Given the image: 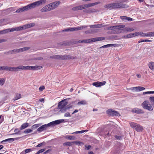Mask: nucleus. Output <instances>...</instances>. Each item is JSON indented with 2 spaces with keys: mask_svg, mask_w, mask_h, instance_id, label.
<instances>
[{
  "mask_svg": "<svg viewBox=\"0 0 154 154\" xmlns=\"http://www.w3.org/2000/svg\"><path fill=\"white\" fill-rule=\"evenodd\" d=\"M67 99L63 100L58 103V109H60L59 112L60 113H65L67 109H69L71 107V106H69L67 105L68 104V102L67 101Z\"/></svg>",
  "mask_w": 154,
  "mask_h": 154,
  "instance_id": "1",
  "label": "nucleus"
},
{
  "mask_svg": "<svg viewBox=\"0 0 154 154\" xmlns=\"http://www.w3.org/2000/svg\"><path fill=\"white\" fill-rule=\"evenodd\" d=\"M127 7L125 4L119 2L112 3L106 5L104 6L105 8L110 9L126 8Z\"/></svg>",
  "mask_w": 154,
  "mask_h": 154,
  "instance_id": "2",
  "label": "nucleus"
},
{
  "mask_svg": "<svg viewBox=\"0 0 154 154\" xmlns=\"http://www.w3.org/2000/svg\"><path fill=\"white\" fill-rule=\"evenodd\" d=\"M45 1L43 0L38 1L32 3L26 6L27 11L29 9H31L35 8L36 6H38L41 5L42 4L45 3Z\"/></svg>",
  "mask_w": 154,
  "mask_h": 154,
  "instance_id": "3",
  "label": "nucleus"
},
{
  "mask_svg": "<svg viewBox=\"0 0 154 154\" xmlns=\"http://www.w3.org/2000/svg\"><path fill=\"white\" fill-rule=\"evenodd\" d=\"M125 27L124 25H121L114 26V28L112 31V33L113 34H119L122 33L123 31L122 28Z\"/></svg>",
  "mask_w": 154,
  "mask_h": 154,
  "instance_id": "4",
  "label": "nucleus"
},
{
  "mask_svg": "<svg viewBox=\"0 0 154 154\" xmlns=\"http://www.w3.org/2000/svg\"><path fill=\"white\" fill-rule=\"evenodd\" d=\"M50 58L54 59L59 60H65L74 59L73 57L69 55H55L50 56Z\"/></svg>",
  "mask_w": 154,
  "mask_h": 154,
  "instance_id": "5",
  "label": "nucleus"
},
{
  "mask_svg": "<svg viewBox=\"0 0 154 154\" xmlns=\"http://www.w3.org/2000/svg\"><path fill=\"white\" fill-rule=\"evenodd\" d=\"M131 126L134 128L136 131L138 132L142 131L143 130V128L142 126L137 123L133 122L130 123Z\"/></svg>",
  "mask_w": 154,
  "mask_h": 154,
  "instance_id": "6",
  "label": "nucleus"
},
{
  "mask_svg": "<svg viewBox=\"0 0 154 154\" xmlns=\"http://www.w3.org/2000/svg\"><path fill=\"white\" fill-rule=\"evenodd\" d=\"M143 108L148 110L151 111L153 109V107L152 105L149 103V102L147 100L144 101L142 104Z\"/></svg>",
  "mask_w": 154,
  "mask_h": 154,
  "instance_id": "7",
  "label": "nucleus"
},
{
  "mask_svg": "<svg viewBox=\"0 0 154 154\" xmlns=\"http://www.w3.org/2000/svg\"><path fill=\"white\" fill-rule=\"evenodd\" d=\"M88 27L87 26H78L73 28H69L62 30V32H72L74 31H78Z\"/></svg>",
  "mask_w": 154,
  "mask_h": 154,
  "instance_id": "8",
  "label": "nucleus"
},
{
  "mask_svg": "<svg viewBox=\"0 0 154 154\" xmlns=\"http://www.w3.org/2000/svg\"><path fill=\"white\" fill-rule=\"evenodd\" d=\"M60 3V2L59 1L55 2L48 5L47 7L49 10L51 11L56 8Z\"/></svg>",
  "mask_w": 154,
  "mask_h": 154,
  "instance_id": "9",
  "label": "nucleus"
},
{
  "mask_svg": "<svg viewBox=\"0 0 154 154\" xmlns=\"http://www.w3.org/2000/svg\"><path fill=\"white\" fill-rule=\"evenodd\" d=\"M64 121L63 119H61L60 120H57L51 122L47 124L48 127H49L51 126H53L55 125L59 124L63 122Z\"/></svg>",
  "mask_w": 154,
  "mask_h": 154,
  "instance_id": "10",
  "label": "nucleus"
},
{
  "mask_svg": "<svg viewBox=\"0 0 154 154\" xmlns=\"http://www.w3.org/2000/svg\"><path fill=\"white\" fill-rule=\"evenodd\" d=\"M106 112L107 114L110 115L111 116H120L119 113L116 111L112 110L111 109L108 110Z\"/></svg>",
  "mask_w": 154,
  "mask_h": 154,
  "instance_id": "11",
  "label": "nucleus"
},
{
  "mask_svg": "<svg viewBox=\"0 0 154 154\" xmlns=\"http://www.w3.org/2000/svg\"><path fill=\"white\" fill-rule=\"evenodd\" d=\"M98 4V2H96L94 3H89L85 5H82V9L86 8H89L93 6L96 5H97Z\"/></svg>",
  "mask_w": 154,
  "mask_h": 154,
  "instance_id": "12",
  "label": "nucleus"
},
{
  "mask_svg": "<svg viewBox=\"0 0 154 154\" xmlns=\"http://www.w3.org/2000/svg\"><path fill=\"white\" fill-rule=\"evenodd\" d=\"M106 83V82L105 81L101 82H94L92 84V85H93L97 87H100L102 85H105Z\"/></svg>",
  "mask_w": 154,
  "mask_h": 154,
  "instance_id": "13",
  "label": "nucleus"
},
{
  "mask_svg": "<svg viewBox=\"0 0 154 154\" xmlns=\"http://www.w3.org/2000/svg\"><path fill=\"white\" fill-rule=\"evenodd\" d=\"M120 18L123 21L125 22L132 21L133 20V19L132 18L125 16H121Z\"/></svg>",
  "mask_w": 154,
  "mask_h": 154,
  "instance_id": "14",
  "label": "nucleus"
},
{
  "mask_svg": "<svg viewBox=\"0 0 154 154\" xmlns=\"http://www.w3.org/2000/svg\"><path fill=\"white\" fill-rule=\"evenodd\" d=\"M131 111L133 112H135L137 113H144L142 110L137 108L133 109Z\"/></svg>",
  "mask_w": 154,
  "mask_h": 154,
  "instance_id": "15",
  "label": "nucleus"
},
{
  "mask_svg": "<svg viewBox=\"0 0 154 154\" xmlns=\"http://www.w3.org/2000/svg\"><path fill=\"white\" fill-rule=\"evenodd\" d=\"M130 89L132 90L135 89L137 91H141L145 90V88L142 87L138 86L134 87L132 88H131Z\"/></svg>",
  "mask_w": 154,
  "mask_h": 154,
  "instance_id": "16",
  "label": "nucleus"
},
{
  "mask_svg": "<svg viewBox=\"0 0 154 154\" xmlns=\"http://www.w3.org/2000/svg\"><path fill=\"white\" fill-rule=\"evenodd\" d=\"M48 128L47 124H45L41 126L37 129L38 131L42 132L43 131L45 130Z\"/></svg>",
  "mask_w": 154,
  "mask_h": 154,
  "instance_id": "17",
  "label": "nucleus"
},
{
  "mask_svg": "<svg viewBox=\"0 0 154 154\" xmlns=\"http://www.w3.org/2000/svg\"><path fill=\"white\" fill-rule=\"evenodd\" d=\"M27 9L26 6H25L23 8H21L17 9L16 11V13H20L23 11H27Z\"/></svg>",
  "mask_w": 154,
  "mask_h": 154,
  "instance_id": "18",
  "label": "nucleus"
},
{
  "mask_svg": "<svg viewBox=\"0 0 154 154\" xmlns=\"http://www.w3.org/2000/svg\"><path fill=\"white\" fill-rule=\"evenodd\" d=\"M20 66H19L17 67H11L10 71L17 72L18 71L19 69H20Z\"/></svg>",
  "mask_w": 154,
  "mask_h": 154,
  "instance_id": "19",
  "label": "nucleus"
},
{
  "mask_svg": "<svg viewBox=\"0 0 154 154\" xmlns=\"http://www.w3.org/2000/svg\"><path fill=\"white\" fill-rule=\"evenodd\" d=\"M116 44H109L106 45H104L103 46H102L100 48H109L112 46L116 47Z\"/></svg>",
  "mask_w": 154,
  "mask_h": 154,
  "instance_id": "20",
  "label": "nucleus"
},
{
  "mask_svg": "<svg viewBox=\"0 0 154 154\" xmlns=\"http://www.w3.org/2000/svg\"><path fill=\"white\" fill-rule=\"evenodd\" d=\"M35 25L34 23H31L28 24L24 25V29H26L31 27H32Z\"/></svg>",
  "mask_w": 154,
  "mask_h": 154,
  "instance_id": "21",
  "label": "nucleus"
},
{
  "mask_svg": "<svg viewBox=\"0 0 154 154\" xmlns=\"http://www.w3.org/2000/svg\"><path fill=\"white\" fill-rule=\"evenodd\" d=\"M148 66L149 69L152 70H153L154 69V62L151 61L148 64Z\"/></svg>",
  "mask_w": 154,
  "mask_h": 154,
  "instance_id": "22",
  "label": "nucleus"
},
{
  "mask_svg": "<svg viewBox=\"0 0 154 154\" xmlns=\"http://www.w3.org/2000/svg\"><path fill=\"white\" fill-rule=\"evenodd\" d=\"M29 124L27 123H25L23 124L20 127V130H22L25 129L29 126Z\"/></svg>",
  "mask_w": 154,
  "mask_h": 154,
  "instance_id": "23",
  "label": "nucleus"
},
{
  "mask_svg": "<svg viewBox=\"0 0 154 154\" xmlns=\"http://www.w3.org/2000/svg\"><path fill=\"white\" fill-rule=\"evenodd\" d=\"M65 137L66 139L72 140H75L76 139V137L74 136L69 135H67L65 136Z\"/></svg>",
  "mask_w": 154,
  "mask_h": 154,
  "instance_id": "24",
  "label": "nucleus"
},
{
  "mask_svg": "<svg viewBox=\"0 0 154 154\" xmlns=\"http://www.w3.org/2000/svg\"><path fill=\"white\" fill-rule=\"evenodd\" d=\"M91 28H100L102 26V24H97L90 26Z\"/></svg>",
  "mask_w": 154,
  "mask_h": 154,
  "instance_id": "25",
  "label": "nucleus"
},
{
  "mask_svg": "<svg viewBox=\"0 0 154 154\" xmlns=\"http://www.w3.org/2000/svg\"><path fill=\"white\" fill-rule=\"evenodd\" d=\"M20 70H31V66H20Z\"/></svg>",
  "mask_w": 154,
  "mask_h": 154,
  "instance_id": "26",
  "label": "nucleus"
},
{
  "mask_svg": "<svg viewBox=\"0 0 154 154\" xmlns=\"http://www.w3.org/2000/svg\"><path fill=\"white\" fill-rule=\"evenodd\" d=\"M83 12L86 13H91L94 12H96V10L95 9H85L83 10Z\"/></svg>",
  "mask_w": 154,
  "mask_h": 154,
  "instance_id": "27",
  "label": "nucleus"
},
{
  "mask_svg": "<svg viewBox=\"0 0 154 154\" xmlns=\"http://www.w3.org/2000/svg\"><path fill=\"white\" fill-rule=\"evenodd\" d=\"M82 5H79L77 6H76L73 7L72 8V10L73 11H77L79 10H82Z\"/></svg>",
  "mask_w": 154,
  "mask_h": 154,
  "instance_id": "28",
  "label": "nucleus"
},
{
  "mask_svg": "<svg viewBox=\"0 0 154 154\" xmlns=\"http://www.w3.org/2000/svg\"><path fill=\"white\" fill-rule=\"evenodd\" d=\"M42 68L40 66H31V70H37L40 69Z\"/></svg>",
  "mask_w": 154,
  "mask_h": 154,
  "instance_id": "29",
  "label": "nucleus"
},
{
  "mask_svg": "<svg viewBox=\"0 0 154 154\" xmlns=\"http://www.w3.org/2000/svg\"><path fill=\"white\" fill-rule=\"evenodd\" d=\"M123 31H124L125 32H131L134 30V29L133 28H131L128 27H126L124 29H123Z\"/></svg>",
  "mask_w": 154,
  "mask_h": 154,
  "instance_id": "30",
  "label": "nucleus"
},
{
  "mask_svg": "<svg viewBox=\"0 0 154 154\" xmlns=\"http://www.w3.org/2000/svg\"><path fill=\"white\" fill-rule=\"evenodd\" d=\"M9 29H6L2 30L0 31V34H3L8 33L9 32Z\"/></svg>",
  "mask_w": 154,
  "mask_h": 154,
  "instance_id": "31",
  "label": "nucleus"
},
{
  "mask_svg": "<svg viewBox=\"0 0 154 154\" xmlns=\"http://www.w3.org/2000/svg\"><path fill=\"white\" fill-rule=\"evenodd\" d=\"M91 42H93V40L91 39H89L82 40L81 41V42L82 43H88Z\"/></svg>",
  "mask_w": 154,
  "mask_h": 154,
  "instance_id": "32",
  "label": "nucleus"
},
{
  "mask_svg": "<svg viewBox=\"0 0 154 154\" xmlns=\"http://www.w3.org/2000/svg\"><path fill=\"white\" fill-rule=\"evenodd\" d=\"M18 139V138H8L6 139L5 140H4L3 141L4 142H12L14 140V139Z\"/></svg>",
  "mask_w": 154,
  "mask_h": 154,
  "instance_id": "33",
  "label": "nucleus"
},
{
  "mask_svg": "<svg viewBox=\"0 0 154 154\" xmlns=\"http://www.w3.org/2000/svg\"><path fill=\"white\" fill-rule=\"evenodd\" d=\"M21 98V95L19 94H16V96L13 99L14 101L17 100Z\"/></svg>",
  "mask_w": 154,
  "mask_h": 154,
  "instance_id": "34",
  "label": "nucleus"
},
{
  "mask_svg": "<svg viewBox=\"0 0 154 154\" xmlns=\"http://www.w3.org/2000/svg\"><path fill=\"white\" fill-rule=\"evenodd\" d=\"M41 11L42 12H45L50 11V10L47 7H45L42 9Z\"/></svg>",
  "mask_w": 154,
  "mask_h": 154,
  "instance_id": "35",
  "label": "nucleus"
},
{
  "mask_svg": "<svg viewBox=\"0 0 154 154\" xmlns=\"http://www.w3.org/2000/svg\"><path fill=\"white\" fill-rule=\"evenodd\" d=\"M73 144V142H66L64 143H63V145L64 146H71L72 144Z\"/></svg>",
  "mask_w": 154,
  "mask_h": 154,
  "instance_id": "36",
  "label": "nucleus"
},
{
  "mask_svg": "<svg viewBox=\"0 0 154 154\" xmlns=\"http://www.w3.org/2000/svg\"><path fill=\"white\" fill-rule=\"evenodd\" d=\"M13 54H16L18 53L21 52L20 48L15 49L12 50Z\"/></svg>",
  "mask_w": 154,
  "mask_h": 154,
  "instance_id": "37",
  "label": "nucleus"
},
{
  "mask_svg": "<svg viewBox=\"0 0 154 154\" xmlns=\"http://www.w3.org/2000/svg\"><path fill=\"white\" fill-rule=\"evenodd\" d=\"M87 104L85 100H82L78 102L77 104L79 105H85Z\"/></svg>",
  "mask_w": 154,
  "mask_h": 154,
  "instance_id": "38",
  "label": "nucleus"
},
{
  "mask_svg": "<svg viewBox=\"0 0 154 154\" xmlns=\"http://www.w3.org/2000/svg\"><path fill=\"white\" fill-rule=\"evenodd\" d=\"M126 35L127 38H132L135 36V35H134V33H133L129 34H128Z\"/></svg>",
  "mask_w": 154,
  "mask_h": 154,
  "instance_id": "39",
  "label": "nucleus"
},
{
  "mask_svg": "<svg viewBox=\"0 0 154 154\" xmlns=\"http://www.w3.org/2000/svg\"><path fill=\"white\" fill-rule=\"evenodd\" d=\"M31 151V150L30 149H27L25 150L24 151H23L22 152V154H25L26 153H29Z\"/></svg>",
  "mask_w": 154,
  "mask_h": 154,
  "instance_id": "40",
  "label": "nucleus"
},
{
  "mask_svg": "<svg viewBox=\"0 0 154 154\" xmlns=\"http://www.w3.org/2000/svg\"><path fill=\"white\" fill-rule=\"evenodd\" d=\"M32 130L31 129H28L25 130L24 131V133H25L28 134L32 132Z\"/></svg>",
  "mask_w": 154,
  "mask_h": 154,
  "instance_id": "41",
  "label": "nucleus"
},
{
  "mask_svg": "<svg viewBox=\"0 0 154 154\" xmlns=\"http://www.w3.org/2000/svg\"><path fill=\"white\" fill-rule=\"evenodd\" d=\"M143 32H136L134 33V35L135 36H137L138 35H140L141 36H142L143 35Z\"/></svg>",
  "mask_w": 154,
  "mask_h": 154,
  "instance_id": "42",
  "label": "nucleus"
},
{
  "mask_svg": "<svg viewBox=\"0 0 154 154\" xmlns=\"http://www.w3.org/2000/svg\"><path fill=\"white\" fill-rule=\"evenodd\" d=\"M16 31H19L22 30L24 29V26L23 25L22 26H20L18 27H16Z\"/></svg>",
  "mask_w": 154,
  "mask_h": 154,
  "instance_id": "43",
  "label": "nucleus"
},
{
  "mask_svg": "<svg viewBox=\"0 0 154 154\" xmlns=\"http://www.w3.org/2000/svg\"><path fill=\"white\" fill-rule=\"evenodd\" d=\"M14 132H15V133L13 134H20V131L17 128L15 129L14 130Z\"/></svg>",
  "mask_w": 154,
  "mask_h": 154,
  "instance_id": "44",
  "label": "nucleus"
},
{
  "mask_svg": "<svg viewBox=\"0 0 154 154\" xmlns=\"http://www.w3.org/2000/svg\"><path fill=\"white\" fill-rule=\"evenodd\" d=\"M29 48L28 47H25L22 48H20L21 52L28 50Z\"/></svg>",
  "mask_w": 154,
  "mask_h": 154,
  "instance_id": "45",
  "label": "nucleus"
},
{
  "mask_svg": "<svg viewBox=\"0 0 154 154\" xmlns=\"http://www.w3.org/2000/svg\"><path fill=\"white\" fill-rule=\"evenodd\" d=\"M40 125L39 124L34 125L32 126V129H35L39 127Z\"/></svg>",
  "mask_w": 154,
  "mask_h": 154,
  "instance_id": "46",
  "label": "nucleus"
},
{
  "mask_svg": "<svg viewBox=\"0 0 154 154\" xmlns=\"http://www.w3.org/2000/svg\"><path fill=\"white\" fill-rule=\"evenodd\" d=\"M149 99L150 102L154 105V96L150 97Z\"/></svg>",
  "mask_w": 154,
  "mask_h": 154,
  "instance_id": "47",
  "label": "nucleus"
},
{
  "mask_svg": "<svg viewBox=\"0 0 154 154\" xmlns=\"http://www.w3.org/2000/svg\"><path fill=\"white\" fill-rule=\"evenodd\" d=\"M143 94L144 95L146 94H154V91H149L144 92H143Z\"/></svg>",
  "mask_w": 154,
  "mask_h": 154,
  "instance_id": "48",
  "label": "nucleus"
},
{
  "mask_svg": "<svg viewBox=\"0 0 154 154\" xmlns=\"http://www.w3.org/2000/svg\"><path fill=\"white\" fill-rule=\"evenodd\" d=\"M4 54H13V53L12 52V50H10L8 51H7V52H5L4 53Z\"/></svg>",
  "mask_w": 154,
  "mask_h": 154,
  "instance_id": "49",
  "label": "nucleus"
},
{
  "mask_svg": "<svg viewBox=\"0 0 154 154\" xmlns=\"http://www.w3.org/2000/svg\"><path fill=\"white\" fill-rule=\"evenodd\" d=\"M5 80L0 78V85H2L5 83Z\"/></svg>",
  "mask_w": 154,
  "mask_h": 154,
  "instance_id": "50",
  "label": "nucleus"
},
{
  "mask_svg": "<svg viewBox=\"0 0 154 154\" xmlns=\"http://www.w3.org/2000/svg\"><path fill=\"white\" fill-rule=\"evenodd\" d=\"M11 67L10 66H5V70L10 71Z\"/></svg>",
  "mask_w": 154,
  "mask_h": 154,
  "instance_id": "51",
  "label": "nucleus"
},
{
  "mask_svg": "<svg viewBox=\"0 0 154 154\" xmlns=\"http://www.w3.org/2000/svg\"><path fill=\"white\" fill-rule=\"evenodd\" d=\"M71 116V115H70V113L69 112H67L66 113L64 114V116L66 117H70Z\"/></svg>",
  "mask_w": 154,
  "mask_h": 154,
  "instance_id": "52",
  "label": "nucleus"
},
{
  "mask_svg": "<svg viewBox=\"0 0 154 154\" xmlns=\"http://www.w3.org/2000/svg\"><path fill=\"white\" fill-rule=\"evenodd\" d=\"M88 131V130H82L81 131H77L78 134H82L84 132H87Z\"/></svg>",
  "mask_w": 154,
  "mask_h": 154,
  "instance_id": "53",
  "label": "nucleus"
},
{
  "mask_svg": "<svg viewBox=\"0 0 154 154\" xmlns=\"http://www.w3.org/2000/svg\"><path fill=\"white\" fill-rule=\"evenodd\" d=\"M9 29V32H14V31H16V27L14 28H11V29Z\"/></svg>",
  "mask_w": 154,
  "mask_h": 154,
  "instance_id": "54",
  "label": "nucleus"
},
{
  "mask_svg": "<svg viewBox=\"0 0 154 154\" xmlns=\"http://www.w3.org/2000/svg\"><path fill=\"white\" fill-rule=\"evenodd\" d=\"M73 143H75L76 144L79 145L82 143L79 141H75L73 142Z\"/></svg>",
  "mask_w": 154,
  "mask_h": 154,
  "instance_id": "55",
  "label": "nucleus"
},
{
  "mask_svg": "<svg viewBox=\"0 0 154 154\" xmlns=\"http://www.w3.org/2000/svg\"><path fill=\"white\" fill-rule=\"evenodd\" d=\"M114 26H108L107 27V29L108 30H112L114 28Z\"/></svg>",
  "mask_w": 154,
  "mask_h": 154,
  "instance_id": "56",
  "label": "nucleus"
},
{
  "mask_svg": "<svg viewBox=\"0 0 154 154\" xmlns=\"http://www.w3.org/2000/svg\"><path fill=\"white\" fill-rule=\"evenodd\" d=\"M45 87L44 86H40L39 88V89L40 91H42L43 90L45 89Z\"/></svg>",
  "mask_w": 154,
  "mask_h": 154,
  "instance_id": "57",
  "label": "nucleus"
},
{
  "mask_svg": "<svg viewBox=\"0 0 154 154\" xmlns=\"http://www.w3.org/2000/svg\"><path fill=\"white\" fill-rule=\"evenodd\" d=\"M7 41V40L4 39H0V43H2L4 42H6Z\"/></svg>",
  "mask_w": 154,
  "mask_h": 154,
  "instance_id": "58",
  "label": "nucleus"
},
{
  "mask_svg": "<svg viewBox=\"0 0 154 154\" xmlns=\"http://www.w3.org/2000/svg\"><path fill=\"white\" fill-rule=\"evenodd\" d=\"M149 33L150 37L154 36V32H149Z\"/></svg>",
  "mask_w": 154,
  "mask_h": 154,
  "instance_id": "59",
  "label": "nucleus"
},
{
  "mask_svg": "<svg viewBox=\"0 0 154 154\" xmlns=\"http://www.w3.org/2000/svg\"><path fill=\"white\" fill-rule=\"evenodd\" d=\"M43 143H41L39 144H38L36 146V147H40L42 146L43 145Z\"/></svg>",
  "mask_w": 154,
  "mask_h": 154,
  "instance_id": "60",
  "label": "nucleus"
},
{
  "mask_svg": "<svg viewBox=\"0 0 154 154\" xmlns=\"http://www.w3.org/2000/svg\"><path fill=\"white\" fill-rule=\"evenodd\" d=\"M115 137L116 138L119 140H120L121 138V137L119 136L116 135L115 136Z\"/></svg>",
  "mask_w": 154,
  "mask_h": 154,
  "instance_id": "61",
  "label": "nucleus"
},
{
  "mask_svg": "<svg viewBox=\"0 0 154 154\" xmlns=\"http://www.w3.org/2000/svg\"><path fill=\"white\" fill-rule=\"evenodd\" d=\"M146 42V39L143 40H139L138 42V43H140L141 42Z\"/></svg>",
  "mask_w": 154,
  "mask_h": 154,
  "instance_id": "62",
  "label": "nucleus"
},
{
  "mask_svg": "<svg viewBox=\"0 0 154 154\" xmlns=\"http://www.w3.org/2000/svg\"><path fill=\"white\" fill-rule=\"evenodd\" d=\"M85 147H86L85 149L87 150H88L91 147V146L90 145H88V146H85Z\"/></svg>",
  "mask_w": 154,
  "mask_h": 154,
  "instance_id": "63",
  "label": "nucleus"
},
{
  "mask_svg": "<svg viewBox=\"0 0 154 154\" xmlns=\"http://www.w3.org/2000/svg\"><path fill=\"white\" fill-rule=\"evenodd\" d=\"M45 150V149H42L39 150V152L40 153L42 152Z\"/></svg>",
  "mask_w": 154,
  "mask_h": 154,
  "instance_id": "64",
  "label": "nucleus"
}]
</instances>
